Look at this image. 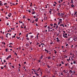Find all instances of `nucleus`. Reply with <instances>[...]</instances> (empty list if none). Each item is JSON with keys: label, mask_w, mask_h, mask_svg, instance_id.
I'll list each match as a JSON object with an SVG mask.
<instances>
[{"label": "nucleus", "mask_w": 77, "mask_h": 77, "mask_svg": "<svg viewBox=\"0 0 77 77\" xmlns=\"http://www.w3.org/2000/svg\"><path fill=\"white\" fill-rule=\"evenodd\" d=\"M77 12H75V13L73 14H72V17H77Z\"/></svg>", "instance_id": "1"}, {"label": "nucleus", "mask_w": 77, "mask_h": 77, "mask_svg": "<svg viewBox=\"0 0 77 77\" xmlns=\"http://www.w3.org/2000/svg\"><path fill=\"white\" fill-rule=\"evenodd\" d=\"M57 42H60V40L59 39V38L58 37H57L56 38Z\"/></svg>", "instance_id": "2"}, {"label": "nucleus", "mask_w": 77, "mask_h": 77, "mask_svg": "<svg viewBox=\"0 0 77 77\" xmlns=\"http://www.w3.org/2000/svg\"><path fill=\"white\" fill-rule=\"evenodd\" d=\"M64 34V33H63V37H64V38H68V37L66 36H64V35H63Z\"/></svg>", "instance_id": "3"}, {"label": "nucleus", "mask_w": 77, "mask_h": 77, "mask_svg": "<svg viewBox=\"0 0 77 77\" xmlns=\"http://www.w3.org/2000/svg\"><path fill=\"white\" fill-rule=\"evenodd\" d=\"M73 40L75 41H76V40H77V38H74Z\"/></svg>", "instance_id": "4"}, {"label": "nucleus", "mask_w": 77, "mask_h": 77, "mask_svg": "<svg viewBox=\"0 0 77 77\" xmlns=\"http://www.w3.org/2000/svg\"><path fill=\"white\" fill-rule=\"evenodd\" d=\"M34 74L36 75V76H38V75H39L38 74V73H37L36 72Z\"/></svg>", "instance_id": "5"}, {"label": "nucleus", "mask_w": 77, "mask_h": 77, "mask_svg": "<svg viewBox=\"0 0 77 77\" xmlns=\"http://www.w3.org/2000/svg\"><path fill=\"white\" fill-rule=\"evenodd\" d=\"M45 51H47V53H48L49 51H48V50H46V49H45Z\"/></svg>", "instance_id": "6"}, {"label": "nucleus", "mask_w": 77, "mask_h": 77, "mask_svg": "<svg viewBox=\"0 0 77 77\" xmlns=\"http://www.w3.org/2000/svg\"><path fill=\"white\" fill-rule=\"evenodd\" d=\"M35 11H33L32 13V14L33 15L35 14Z\"/></svg>", "instance_id": "7"}, {"label": "nucleus", "mask_w": 77, "mask_h": 77, "mask_svg": "<svg viewBox=\"0 0 77 77\" xmlns=\"http://www.w3.org/2000/svg\"><path fill=\"white\" fill-rule=\"evenodd\" d=\"M60 26H63V27H64V25H63V24H60Z\"/></svg>", "instance_id": "8"}, {"label": "nucleus", "mask_w": 77, "mask_h": 77, "mask_svg": "<svg viewBox=\"0 0 77 77\" xmlns=\"http://www.w3.org/2000/svg\"><path fill=\"white\" fill-rule=\"evenodd\" d=\"M64 15V14H63V13H62L61 14V16L62 17H63V16Z\"/></svg>", "instance_id": "9"}, {"label": "nucleus", "mask_w": 77, "mask_h": 77, "mask_svg": "<svg viewBox=\"0 0 77 77\" xmlns=\"http://www.w3.org/2000/svg\"><path fill=\"white\" fill-rule=\"evenodd\" d=\"M36 19H35V21L36 22H38V18H36Z\"/></svg>", "instance_id": "10"}, {"label": "nucleus", "mask_w": 77, "mask_h": 77, "mask_svg": "<svg viewBox=\"0 0 77 77\" xmlns=\"http://www.w3.org/2000/svg\"><path fill=\"white\" fill-rule=\"evenodd\" d=\"M28 35H29V34H26V37L27 38L28 37Z\"/></svg>", "instance_id": "11"}, {"label": "nucleus", "mask_w": 77, "mask_h": 77, "mask_svg": "<svg viewBox=\"0 0 77 77\" xmlns=\"http://www.w3.org/2000/svg\"><path fill=\"white\" fill-rule=\"evenodd\" d=\"M71 6L72 8H74V5H73V4H72Z\"/></svg>", "instance_id": "12"}, {"label": "nucleus", "mask_w": 77, "mask_h": 77, "mask_svg": "<svg viewBox=\"0 0 77 77\" xmlns=\"http://www.w3.org/2000/svg\"><path fill=\"white\" fill-rule=\"evenodd\" d=\"M69 72H70V73H72V70H69Z\"/></svg>", "instance_id": "13"}, {"label": "nucleus", "mask_w": 77, "mask_h": 77, "mask_svg": "<svg viewBox=\"0 0 77 77\" xmlns=\"http://www.w3.org/2000/svg\"><path fill=\"white\" fill-rule=\"evenodd\" d=\"M8 48H7L5 49V51L6 52H8Z\"/></svg>", "instance_id": "14"}, {"label": "nucleus", "mask_w": 77, "mask_h": 77, "mask_svg": "<svg viewBox=\"0 0 77 77\" xmlns=\"http://www.w3.org/2000/svg\"><path fill=\"white\" fill-rule=\"evenodd\" d=\"M26 46H27V47H29V45L28 44H26Z\"/></svg>", "instance_id": "15"}, {"label": "nucleus", "mask_w": 77, "mask_h": 77, "mask_svg": "<svg viewBox=\"0 0 77 77\" xmlns=\"http://www.w3.org/2000/svg\"><path fill=\"white\" fill-rule=\"evenodd\" d=\"M11 57V55H10V56L8 57V58H10Z\"/></svg>", "instance_id": "16"}, {"label": "nucleus", "mask_w": 77, "mask_h": 77, "mask_svg": "<svg viewBox=\"0 0 77 77\" xmlns=\"http://www.w3.org/2000/svg\"><path fill=\"white\" fill-rule=\"evenodd\" d=\"M59 21L60 22H61V21H62V19H60L59 20Z\"/></svg>", "instance_id": "17"}, {"label": "nucleus", "mask_w": 77, "mask_h": 77, "mask_svg": "<svg viewBox=\"0 0 77 77\" xmlns=\"http://www.w3.org/2000/svg\"><path fill=\"white\" fill-rule=\"evenodd\" d=\"M0 38H1V39H3V37L2 36H0Z\"/></svg>", "instance_id": "18"}, {"label": "nucleus", "mask_w": 77, "mask_h": 77, "mask_svg": "<svg viewBox=\"0 0 77 77\" xmlns=\"http://www.w3.org/2000/svg\"><path fill=\"white\" fill-rule=\"evenodd\" d=\"M43 56H44L43 55H41V59H42V57H43Z\"/></svg>", "instance_id": "19"}, {"label": "nucleus", "mask_w": 77, "mask_h": 77, "mask_svg": "<svg viewBox=\"0 0 77 77\" xmlns=\"http://www.w3.org/2000/svg\"><path fill=\"white\" fill-rule=\"evenodd\" d=\"M48 29H51V28L50 27V26H48Z\"/></svg>", "instance_id": "20"}, {"label": "nucleus", "mask_w": 77, "mask_h": 77, "mask_svg": "<svg viewBox=\"0 0 77 77\" xmlns=\"http://www.w3.org/2000/svg\"><path fill=\"white\" fill-rule=\"evenodd\" d=\"M57 28H58V26L57 25V26H56V28H55V29H57Z\"/></svg>", "instance_id": "21"}, {"label": "nucleus", "mask_w": 77, "mask_h": 77, "mask_svg": "<svg viewBox=\"0 0 77 77\" xmlns=\"http://www.w3.org/2000/svg\"><path fill=\"white\" fill-rule=\"evenodd\" d=\"M70 3H73V0H71V2Z\"/></svg>", "instance_id": "22"}, {"label": "nucleus", "mask_w": 77, "mask_h": 77, "mask_svg": "<svg viewBox=\"0 0 77 77\" xmlns=\"http://www.w3.org/2000/svg\"><path fill=\"white\" fill-rule=\"evenodd\" d=\"M39 43H38V42H37V44H36V45H39Z\"/></svg>", "instance_id": "23"}, {"label": "nucleus", "mask_w": 77, "mask_h": 77, "mask_svg": "<svg viewBox=\"0 0 77 77\" xmlns=\"http://www.w3.org/2000/svg\"><path fill=\"white\" fill-rule=\"evenodd\" d=\"M47 66H48V68H50V66H49V65H48Z\"/></svg>", "instance_id": "24"}, {"label": "nucleus", "mask_w": 77, "mask_h": 77, "mask_svg": "<svg viewBox=\"0 0 77 77\" xmlns=\"http://www.w3.org/2000/svg\"><path fill=\"white\" fill-rule=\"evenodd\" d=\"M48 59H51V57H48Z\"/></svg>", "instance_id": "25"}, {"label": "nucleus", "mask_w": 77, "mask_h": 77, "mask_svg": "<svg viewBox=\"0 0 77 77\" xmlns=\"http://www.w3.org/2000/svg\"><path fill=\"white\" fill-rule=\"evenodd\" d=\"M61 63L62 64H65V63H63V61H61Z\"/></svg>", "instance_id": "26"}, {"label": "nucleus", "mask_w": 77, "mask_h": 77, "mask_svg": "<svg viewBox=\"0 0 77 77\" xmlns=\"http://www.w3.org/2000/svg\"><path fill=\"white\" fill-rule=\"evenodd\" d=\"M61 75H63V72H61L60 73Z\"/></svg>", "instance_id": "27"}, {"label": "nucleus", "mask_w": 77, "mask_h": 77, "mask_svg": "<svg viewBox=\"0 0 77 77\" xmlns=\"http://www.w3.org/2000/svg\"><path fill=\"white\" fill-rule=\"evenodd\" d=\"M54 26H57V24H56V23H54Z\"/></svg>", "instance_id": "28"}, {"label": "nucleus", "mask_w": 77, "mask_h": 77, "mask_svg": "<svg viewBox=\"0 0 77 77\" xmlns=\"http://www.w3.org/2000/svg\"><path fill=\"white\" fill-rule=\"evenodd\" d=\"M31 38H33V35H31Z\"/></svg>", "instance_id": "29"}, {"label": "nucleus", "mask_w": 77, "mask_h": 77, "mask_svg": "<svg viewBox=\"0 0 77 77\" xmlns=\"http://www.w3.org/2000/svg\"><path fill=\"white\" fill-rule=\"evenodd\" d=\"M39 69H40V67L38 68V69L37 70V71H39Z\"/></svg>", "instance_id": "30"}, {"label": "nucleus", "mask_w": 77, "mask_h": 77, "mask_svg": "<svg viewBox=\"0 0 77 77\" xmlns=\"http://www.w3.org/2000/svg\"><path fill=\"white\" fill-rule=\"evenodd\" d=\"M67 57H68V56H65L64 58H67Z\"/></svg>", "instance_id": "31"}, {"label": "nucleus", "mask_w": 77, "mask_h": 77, "mask_svg": "<svg viewBox=\"0 0 77 77\" xmlns=\"http://www.w3.org/2000/svg\"><path fill=\"white\" fill-rule=\"evenodd\" d=\"M0 5H1V6H2L3 4H2V3H0Z\"/></svg>", "instance_id": "32"}, {"label": "nucleus", "mask_w": 77, "mask_h": 77, "mask_svg": "<svg viewBox=\"0 0 77 77\" xmlns=\"http://www.w3.org/2000/svg\"><path fill=\"white\" fill-rule=\"evenodd\" d=\"M49 13H50V14H51V11H49Z\"/></svg>", "instance_id": "33"}, {"label": "nucleus", "mask_w": 77, "mask_h": 77, "mask_svg": "<svg viewBox=\"0 0 77 77\" xmlns=\"http://www.w3.org/2000/svg\"><path fill=\"white\" fill-rule=\"evenodd\" d=\"M37 38L38 39V35H37Z\"/></svg>", "instance_id": "34"}, {"label": "nucleus", "mask_w": 77, "mask_h": 77, "mask_svg": "<svg viewBox=\"0 0 77 77\" xmlns=\"http://www.w3.org/2000/svg\"><path fill=\"white\" fill-rule=\"evenodd\" d=\"M19 23H22V24H23V23L22 22H21L20 21H19Z\"/></svg>", "instance_id": "35"}, {"label": "nucleus", "mask_w": 77, "mask_h": 77, "mask_svg": "<svg viewBox=\"0 0 77 77\" xmlns=\"http://www.w3.org/2000/svg\"><path fill=\"white\" fill-rule=\"evenodd\" d=\"M76 62H75V61H73V63L75 64V63Z\"/></svg>", "instance_id": "36"}, {"label": "nucleus", "mask_w": 77, "mask_h": 77, "mask_svg": "<svg viewBox=\"0 0 77 77\" xmlns=\"http://www.w3.org/2000/svg\"><path fill=\"white\" fill-rule=\"evenodd\" d=\"M67 50H66V49H65V50H64V52H66Z\"/></svg>", "instance_id": "37"}, {"label": "nucleus", "mask_w": 77, "mask_h": 77, "mask_svg": "<svg viewBox=\"0 0 77 77\" xmlns=\"http://www.w3.org/2000/svg\"><path fill=\"white\" fill-rule=\"evenodd\" d=\"M53 24L52 23H51L50 24V26H53Z\"/></svg>", "instance_id": "38"}, {"label": "nucleus", "mask_w": 77, "mask_h": 77, "mask_svg": "<svg viewBox=\"0 0 77 77\" xmlns=\"http://www.w3.org/2000/svg\"><path fill=\"white\" fill-rule=\"evenodd\" d=\"M9 45H12V43H9Z\"/></svg>", "instance_id": "39"}, {"label": "nucleus", "mask_w": 77, "mask_h": 77, "mask_svg": "<svg viewBox=\"0 0 77 77\" xmlns=\"http://www.w3.org/2000/svg\"><path fill=\"white\" fill-rule=\"evenodd\" d=\"M14 54H16V56H17V54H16V52L14 53Z\"/></svg>", "instance_id": "40"}, {"label": "nucleus", "mask_w": 77, "mask_h": 77, "mask_svg": "<svg viewBox=\"0 0 77 77\" xmlns=\"http://www.w3.org/2000/svg\"><path fill=\"white\" fill-rule=\"evenodd\" d=\"M23 18L24 19V18H26V17H25V16H24L23 17Z\"/></svg>", "instance_id": "41"}, {"label": "nucleus", "mask_w": 77, "mask_h": 77, "mask_svg": "<svg viewBox=\"0 0 77 77\" xmlns=\"http://www.w3.org/2000/svg\"><path fill=\"white\" fill-rule=\"evenodd\" d=\"M41 74L40 75H41V76L42 74V72H41Z\"/></svg>", "instance_id": "42"}, {"label": "nucleus", "mask_w": 77, "mask_h": 77, "mask_svg": "<svg viewBox=\"0 0 77 77\" xmlns=\"http://www.w3.org/2000/svg\"><path fill=\"white\" fill-rule=\"evenodd\" d=\"M34 72H36L37 71L36 70H34Z\"/></svg>", "instance_id": "43"}, {"label": "nucleus", "mask_w": 77, "mask_h": 77, "mask_svg": "<svg viewBox=\"0 0 77 77\" xmlns=\"http://www.w3.org/2000/svg\"><path fill=\"white\" fill-rule=\"evenodd\" d=\"M61 1H58V3H61Z\"/></svg>", "instance_id": "44"}, {"label": "nucleus", "mask_w": 77, "mask_h": 77, "mask_svg": "<svg viewBox=\"0 0 77 77\" xmlns=\"http://www.w3.org/2000/svg\"><path fill=\"white\" fill-rule=\"evenodd\" d=\"M4 63H5V62H6V60H4Z\"/></svg>", "instance_id": "45"}, {"label": "nucleus", "mask_w": 77, "mask_h": 77, "mask_svg": "<svg viewBox=\"0 0 77 77\" xmlns=\"http://www.w3.org/2000/svg\"><path fill=\"white\" fill-rule=\"evenodd\" d=\"M41 45H38L39 47H40Z\"/></svg>", "instance_id": "46"}, {"label": "nucleus", "mask_w": 77, "mask_h": 77, "mask_svg": "<svg viewBox=\"0 0 77 77\" xmlns=\"http://www.w3.org/2000/svg\"><path fill=\"white\" fill-rule=\"evenodd\" d=\"M27 20H28V21H30V19L29 18L27 19Z\"/></svg>", "instance_id": "47"}, {"label": "nucleus", "mask_w": 77, "mask_h": 77, "mask_svg": "<svg viewBox=\"0 0 77 77\" xmlns=\"http://www.w3.org/2000/svg\"><path fill=\"white\" fill-rule=\"evenodd\" d=\"M60 22H58V25H59V24H60Z\"/></svg>", "instance_id": "48"}, {"label": "nucleus", "mask_w": 77, "mask_h": 77, "mask_svg": "<svg viewBox=\"0 0 77 77\" xmlns=\"http://www.w3.org/2000/svg\"><path fill=\"white\" fill-rule=\"evenodd\" d=\"M36 26H38V23H36L35 24Z\"/></svg>", "instance_id": "49"}, {"label": "nucleus", "mask_w": 77, "mask_h": 77, "mask_svg": "<svg viewBox=\"0 0 77 77\" xmlns=\"http://www.w3.org/2000/svg\"><path fill=\"white\" fill-rule=\"evenodd\" d=\"M12 38H15V36L14 35L12 37Z\"/></svg>", "instance_id": "50"}, {"label": "nucleus", "mask_w": 77, "mask_h": 77, "mask_svg": "<svg viewBox=\"0 0 77 77\" xmlns=\"http://www.w3.org/2000/svg\"><path fill=\"white\" fill-rule=\"evenodd\" d=\"M54 3H55V4H56H56H57V3H56V2H54Z\"/></svg>", "instance_id": "51"}, {"label": "nucleus", "mask_w": 77, "mask_h": 77, "mask_svg": "<svg viewBox=\"0 0 77 77\" xmlns=\"http://www.w3.org/2000/svg\"><path fill=\"white\" fill-rule=\"evenodd\" d=\"M47 25H46L45 26H44L46 28V27H47Z\"/></svg>", "instance_id": "52"}, {"label": "nucleus", "mask_w": 77, "mask_h": 77, "mask_svg": "<svg viewBox=\"0 0 77 77\" xmlns=\"http://www.w3.org/2000/svg\"><path fill=\"white\" fill-rule=\"evenodd\" d=\"M28 12H29V13H30V12H31V11H30L29 10L28 11Z\"/></svg>", "instance_id": "53"}, {"label": "nucleus", "mask_w": 77, "mask_h": 77, "mask_svg": "<svg viewBox=\"0 0 77 77\" xmlns=\"http://www.w3.org/2000/svg\"><path fill=\"white\" fill-rule=\"evenodd\" d=\"M21 35V33H20V34L19 35V36H20V35Z\"/></svg>", "instance_id": "54"}, {"label": "nucleus", "mask_w": 77, "mask_h": 77, "mask_svg": "<svg viewBox=\"0 0 77 77\" xmlns=\"http://www.w3.org/2000/svg\"><path fill=\"white\" fill-rule=\"evenodd\" d=\"M9 47H11V48H12V46L10 45V46H9Z\"/></svg>", "instance_id": "55"}, {"label": "nucleus", "mask_w": 77, "mask_h": 77, "mask_svg": "<svg viewBox=\"0 0 77 77\" xmlns=\"http://www.w3.org/2000/svg\"><path fill=\"white\" fill-rule=\"evenodd\" d=\"M7 26H9V23H7Z\"/></svg>", "instance_id": "56"}, {"label": "nucleus", "mask_w": 77, "mask_h": 77, "mask_svg": "<svg viewBox=\"0 0 77 77\" xmlns=\"http://www.w3.org/2000/svg\"><path fill=\"white\" fill-rule=\"evenodd\" d=\"M71 60V59H70V57H69V60Z\"/></svg>", "instance_id": "57"}, {"label": "nucleus", "mask_w": 77, "mask_h": 77, "mask_svg": "<svg viewBox=\"0 0 77 77\" xmlns=\"http://www.w3.org/2000/svg\"><path fill=\"white\" fill-rule=\"evenodd\" d=\"M68 44H66V47H67V46H68Z\"/></svg>", "instance_id": "58"}, {"label": "nucleus", "mask_w": 77, "mask_h": 77, "mask_svg": "<svg viewBox=\"0 0 77 77\" xmlns=\"http://www.w3.org/2000/svg\"><path fill=\"white\" fill-rule=\"evenodd\" d=\"M38 61L39 62H41V60H38Z\"/></svg>", "instance_id": "59"}, {"label": "nucleus", "mask_w": 77, "mask_h": 77, "mask_svg": "<svg viewBox=\"0 0 77 77\" xmlns=\"http://www.w3.org/2000/svg\"><path fill=\"white\" fill-rule=\"evenodd\" d=\"M61 66V64H60V65H59V66Z\"/></svg>", "instance_id": "60"}, {"label": "nucleus", "mask_w": 77, "mask_h": 77, "mask_svg": "<svg viewBox=\"0 0 77 77\" xmlns=\"http://www.w3.org/2000/svg\"><path fill=\"white\" fill-rule=\"evenodd\" d=\"M19 66H21V64H19Z\"/></svg>", "instance_id": "61"}, {"label": "nucleus", "mask_w": 77, "mask_h": 77, "mask_svg": "<svg viewBox=\"0 0 77 77\" xmlns=\"http://www.w3.org/2000/svg\"><path fill=\"white\" fill-rule=\"evenodd\" d=\"M53 6H56V5L55 4H53Z\"/></svg>", "instance_id": "62"}, {"label": "nucleus", "mask_w": 77, "mask_h": 77, "mask_svg": "<svg viewBox=\"0 0 77 77\" xmlns=\"http://www.w3.org/2000/svg\"><path fill=\"white\" fill-rule=\"evenodd\" d=\"M26 39H27V40H29V38H26Z\"/></svg>", "instance_id": "63"}, {"label": "nucleus", "mask_w": 77, "mask_h": 77, "mask_svg": "<svg viewBox=\"0 0 77 77\" xmlns=\"http://www.w3.org/2000/svg\"><path fill=\"white\" fill-rule=\"evenodd\" d=\"M67 33H65L64 34V35H67Z\"/></svg>", "instance_id": "64"}]
</instances>
